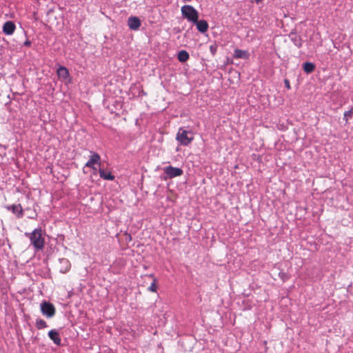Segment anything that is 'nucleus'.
I'll return each instance as SVG.
<instances>
[{
	"instance_id": "nucleus-1",
	"label": "nucleus",
	"mask_w": 353,
	"mask_h": 353,
	"mask_svg": "<svg viewBox=\"0 0 353 353\" xmlns=\"http://www.w3.org/2000/svg\"><path fill=\"white\" fill-rule=\"evenodd\" d=\"M41 229L36 228L32 232H26L25 235L28 236L31 244L37 250H41L44 247V239L41 236Z\"/></svg>"
},
{
	"instance_id": "nucleus-2",
	"label": "nucleus",
	"mask_w": 353,
	"mask_h": 353,
	"mask_svg": "<svg viewBox=\"0 0 353 353\" xmlns=\"http://www.w3.org/2000/svg\"><path fill=\"white\" fill-rule=\"evenodd\" d=\"M181 14L188 21L196 22L199 19L198 11L190 5H185L181 8Z\"/></svg>"
},
{
	"instance_id": "nucleus-3",
	"label": "nucleus",
	"mask_w": 353,
	"mask_h": 353,
	"mask_svg": "<svg viewBox=\"0 0 353 353\" xmlns=\"http://www.w3.org/2000/svg\"><path fill=\"white\" fill-rule=\"evenodd\" d=\"M176 139L183 145H188L194 139L191 131H188L182 128H179Z\"/></svg>"
},
{
	"instance_id": "nucleus-4",
	"label": "nucleus",
	"mask_w": 353,
	"mask_h": 353,
	"mask_svg": "<svg viewBox=\"0 0 353 353\" xmlns=\"http://www.w3.org/2000/svg\"><path fill=\"white\" fill-rule=\"evenodd\" d=\"M40 309L42 314L48 319L52 318L55 315V307L49 301H43L40 304Z\"/></svg>"
},
{
	"instance_id": "nucleus-5",
	"label": "nucleus",
	"mask_w": 353,
	"mask_h": 353,
	"mask_svg": "<svg viewBox=\"0 0 353 353\" xmlns=\"http://www.w3.org/2000/svg\"><path fill=\"white\" fill-rule=\"evenodd\" d=\"M163 172L166 174L165 179H172L176 176H180L183 173L181 168L173 167L172 165L165 167L163 168Z\"/></svg>"
},
{
	"instance_id": "nucleus-6",
	"label": "nucleus",
	"mask_w": 353,
	"mask_h": 353,
	"mask_svg": "<svg viewBox=\"0 0 353 353\" xmlns=\"http://www.w3.org/2000/svg\"><path fill=\"white\" fill-rule=\"evenodd\" d=\"M90 153L92 155L90 156V159L85 163V167H88L92 168L94 170H97L94 165L101 164V157L98 153L95 152L90 151Z\"/></svg>"
},
{
	"instance_id": "nucleus-7",
	"label": "nucleus",
	"mask_w": 353,
	"mask_h": 353,
	"mask_svg": "<svg viewBox=\"0 0 353 353\" xmlns=\"http://www.w3.org/2000/svg\"><path fill=\"white\" fill-rule=\"evenodd\" d=\"M288 37L295 46L299 48L302 47L303 41L295 30H292L288 34Z\"/></svg>"
},
{
	"instance_id": "nucleus-8",
	"label": "nucleus",
	"mask_w": 353,
	"mask_h": 353,
	"mask_svg": "<svg viewBox=\"0 0 353 353\" xmlns=\"http://www.w3.org/2000/svg\"><path fill=\"white\" fill-rule=\"evenodd\" d=\"M8 211H11L19 219L23 216V210L20 204H12L6 206Z\"/></svg>"
},
{
	"instance_id": "nucleus-9",
	"label": "nucleus",
	"mask_w": 353,
	"mask_h": 353,
	"mask_svg": "<svg viewBox=\"0 0 353 353\" xmlns=\"http://www.w3.org/2000/svg\"><path fill=\"white\" fill-rule=\"evenodd\" d=\"M59 271L62 274L67 273L71 267L70 261L65 258H61L59 259Z\"/></svg>"
},
{
	"instance_id": "nucleus-10",
	"label": "nucleus",
	"mask_w": 353,
	"mask_h": 353,
	"mask_svg": "<svg viewBox=\"0 0 353 353\" xmlns=\"http://www.w3.org/2000/svg\"><path fill=\"white\" fill-rule=\"evenodd\" d=\"M141 25V21L138 17H130L128 19V26L130 30H137Z\"/></svg>"
},
{
	"instance_id": "nucleus-11",
	"label": "nucleus",
	"mask_w": 353,
	"mask_h": 353,
	"mask_svg": "<svg viewBox=\"0 0 353 353\" xmlns=\"http://www.w3.org/2000/svg\"><path fill=\"white\" fill-rule=\"evenodd\" d=\"M16 29L14 23L12 21H6L3 26V32L6 35H12Z\"/></svg>"
},
{
	"instance_id": "nucleus-12",
	"label": "nucleus",
	"mask_w": 353,
	"mask_h": 353,
	"mask_svg": "<svg viewBox=\"0 0 353 353\" xmlns=\"http://www.w3.org/2000/svg\"><path fill=\"white\" fill-rule=\"evenodd\" d=\"M48 337L53 341V343L57 345H60L61 343V339L59 336V333L55 329L51 330L48 332Z\"/></svg>"
},
{
	"instance_id": "nucleus-13",
	"label": "nucleus",
	"mask_w": 353,
	"mask_h": 353,
	"mask_svg": "<svg viewBox=\"0 0 353 353\" xmlns=\"http://www.w3.org/2000/svg\"><path fill=\"white\" fill-rule=\"evenodd\" d=\"M193 23L196 24L197 30L201 33H205L208 30L209 26L205 20H199L198 19L197 21Z\"/></svg>"
},
{
	"instance_id": "nucleus-14",
	"label": "nucleus",
	"mask_w": 353,
	"mask_h": 353,
	"mask_svg": "<svg viewBox=\"0 0 353 353\" xmlns=\"http://www.w3.org/2000/svg\"><path fill=\"white\" fill-rule=\"evenodd\" d=\"M233 57L235 59H248L250 58V53L247 50L236 49L234 51Z\"/></svg>"
},
{
	"instance_id": "nucleus-15",
	"label": "nucleus",
	"mask_w": 353,
	"mask_h": 353,
	"mask_svg": "<svg viewBox=\"0 0 353 353\" xmlns=\"http://www.w3.org/2000/svg\"><path fill=\"white\" fill-rule=\"evenodd\" d=\"M99 173L100 177L104 180L113 181L115 178L111 172L102 168H99Z\"/></svg>"
},
{
	"instance_id": "nucleus-16",
	"label": "nucleus",
	"mask_w": 353,
	"mask_h": 353,
	"mask_svg": "<svg viewBox=\"0 0 353 353\" xmlns=\"http://www.w3.org/2000/svg\"><path fill=\"white\" fill-rule=\"evenodd\" d=\"M130 90L132 92H134V94H137L138 97L147 95V93L143 90L142 85H137L136 84H134L131 86Z\"/></svg>"
},
{
	"instance_id": "nucleus-17",
	"label": "nucleus",
	"mask_w": 353,
	"mask_h": 353,
	"mask_svg": "<svg viewBox=\"0 0 353 353\" xmlns=\"http://www.w3.org/2000/svg\"><path fill=\"white\" fill-rule=\"evenodd\" d=\"M57 74L59 78H62L63 79H66L69 77V71L64 66H59L57 70Z\"/></svg>"
},
{
	"instance_id": "nucleus-18",
	"label": "nucleus",
	"mask_w": 353,
	"mask_h": 353,
	"mask_svg": "<svg viewBox=\"0 0 353 353\" xmlns=\"http://www.w3.org/2000/svg\"><path fill=\"white\" fill-rule=\"evenodd\" d=\"M177 58L180 62L184 63L189 59L190 55H189V53L186 50H182L179 52Z\"/></svg>"
},
{
	"instance_id": "nucleus-19",
	"label": "nucleus",
	"mask_w": 353,
	"mask_h": 353,
	"mask_svg": "<svg viewBox=\"0 0 353 353\" xmlns=\"http://www.w3.org/2000/svg\"><path fill=\"white\" fill-rule=\"evenodd\" d=\"M303 69L307 74L313 72L315 70V65L312 62H305L303 65Z\"/></svg>"
},
{
	"instance_id": "nucleus-20",
	"label": "nucleus",
	"mask_w": 353,
	"mask_h": 353,
	"mask_svg": "<svg viewBox=\"0 0 353 353\" xmlns=\"http://www.w3.org/2000/svg\"><path fill=\"white\" fill-rule=\"evenodd\" d=\"M35 326L38 330H41L48 327L47 323L42 319H37L35 322Z\"/></svg>"
},
{
	"instance_id": "nucleus-21",
	"label": "nucleus",
	"mask_w": 353,
	"mask_h": 353,
	"mask_svg": "<svg viewBox=\"0 0 353 353\" xmlns=\"http://www.w3.org/2000/svg\"><path fill=\"white\" fill-rule=\"evenodd\" d=\"M150 277L153 278V282L150 285V286L148 288V290L152 292H156L157 290V279L154 277L153 274H150Z\"/></svg>"
},
{
	"instance_id": "nucleus-22",
	"label": "nucleus",
	"mask_w": 353,
	"mask_h": 353,
	"mask_svg": "<svg viewBox=\"0 0 353 353\" xmlns=\"http://www.w3.org/2000/svg\"><path fill=\"white\" fill-rule=\"evenodd\" d=\"M353 117V108H352L349 111H346L344 113V119L346 121H348L349 119L352 118Z\"/></svg>"
},
{
	"instance_id": "nucleus-23",
	"label": "nucleus",
	"mask_w": 353,
	"mask_h": 353,
	"mask_svg": "<svg viewBox=\"0 0 353 353\" xmlns=\"http://www.w3.org/2000/svg\"><path fill=\"white\" fill-rule=\"evenodd\" d=\"M279 276L281 278V279L285 282V281L288 280L290 278V276L288 274L284 272H280L279 273Z\"/></svg>"
},
{
	"instance_id": "nucleus-24",
	"label": "nucleus",
	"mask_w": 353,
	"mask_h": 353,
	"mask_svg": "<svg viewBox=\"0 0 353 353\" xmlns=\"http://www.w3.org/2000/svg\"><path fill=\"white\" fill-rule=\"evenodd\" d=\"M210 51L212 53V54L214 56L216 53L217 51V46L215 44L211 45L210 46Z\"/></svg>"
},
{
	"instance_id": "nucleus-25",
	"label": "nucleus",
	"mask_w": 353,
	"mask_h": 353,
	"mask_svg": "<svg viewBox=\"0 0 353 353\" xmlns=\"http://www.w3.org/2000/svg\"><path fill=\"white\" fill-rule=\"evenodd\" d=\"M284 83H285V87L287 89L290 90V89L291 88V87H290V81H289L288 79H285L284 80Z\"/></svg>"
},
{
	"instance_id": "nucleus-26",
	"label": "nucleus",
	"mask_w": 353,
	"mask_h": 353,
	"mask_svg": "<svg viewBox=\"0 0 353 353\" xmlns=\"http://www.w3.org/2000/svg\"><path fill=\"white\" fill-rule=\"evenodd\" d=\"M31 45V41H29V40H26L24 43H23V46H30Z\"/></svg>"
},
{
	"instance_id": "nucleus-27",
	"label": "nucleus",
	"mask_w": 353,
	"mask_h": 353,
	"mask_svg": "<svg viewBox=\"0 0 353 353\" xmlns=\"http://www.w3.org/2000/svg\"><path fill=\"white\" fill-rule=\"evenodd\" d=\"M7 148H8V147H7L6 145H3V144H1V143H0V148L3 149V150H4V151H6V150L7 149Z\"/></svg>"
},
{
	"instance_id": "nucleus-28",
	"label": "nucleus",
	"mask_w": 353,
	"mask_h": 353,
	"mask_svg": "<svg viewBox=\"0 0 353 353\" xmlns=\"http://www.w3.org/2000/svg\"><path fill=\"white\" fill-rule=\"evenodd\" d=\"M252 2H256L257 4L263 2V0H251Z\"/></svg>"
},
{
	"instance_id": "nucleus-29",
	"label": "nucleus",
	"mask_w": 353,
	"mask_h": 353,
	"mask_svg": "<svg viewBox=\"0 0 353 353\" xmlns=\"http://www.w3.org/2000/svg\"><path fill=\"white\" fill-rule=\"evenodd\" d=\"M6 153L5 151L3 152H0V157L1 159L3 158L4 157H6Z\"/></svg>"
},
{
	"instance_id": "nucleus-30",
	"label": "nucleus",
	"mask_w": 353,
	"mask_h": 353,
	"mask_svg": "<svg viewBox=\"0 0 353 353\" xmlns=\"http://www.w3.org/2000/svg\"><path fill=\"white\" fill-rule=\"evenodd\" d=\"M126 235L128 236V239H129V240H131L132 238H131L130 234H127Z\"/></svg>"
}]
</instances>
